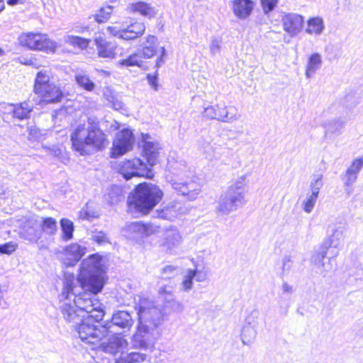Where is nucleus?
Segmentation results:
<instances>
[{
	"mask_svg": "<svg viewBox=\"0 0 363 363\" xmlns=\"http://www.w3.org/2000/svg\"><path fill=\"white\" fill-rule=\"evenodd\" d=\"M104 281L100 259L96 255H91L81 263L77 279L74 276L65 277L63 290L60 296V310L64 319L69 323L78 324L81 315L70 294H75L77 288L89 289L93 292H100L104 288Z\"/></svg>",
	"mask_w": 363,
	"mask_h": 363,
	"instance_id": "nucleus-1",
	"label": "nucleus"
},
{
	"mask_svg": "<svg viewBox=\"0 0 363 363\" xmlns=\"http://www.w3.org/2000/svg\"><path fill=\"white\" fill-rule=\"evenodd\" d=\"M138 324L131 337L132 347L152 351L160 336L159 326L162 322V311L150 301L143 300L138 307Z\"/></svg>",
	"mask_w": 363,
	"mask_h": 363,
	"instance_id": "nucleus-2",
	"label": "nucleus"
},
{
	"mask_svg": "<svg viewBox=\"0 0 363 363\" xmlns=\"http://www.w3.org/2000/svg\"><path fill=\"white\" fill-rule=\"evenodd\" d=\"M72 148L81 155H89L104 147L106 137L95 118H88L78 125L71 134Z\"/></svg>",
	"mask_w": 363,
	"mask_h": 363,
	"instance_id": "nucleus-3",
	"label": "nucleus"
},
{
	"mask_svg": "<svg viewBox=\"0 0 363 363\" xmlns=\"http://www.w3.org/2000/svg\"><path fill=\"white\" fill-rule=\"evenodd\" d=\"M163 192L157 185L144 182L139 184L128 199V211L135 217L148 214L159 203Z\"/></svg>",
	"mask_w": 363,
	"mask_h": 363,
	"instance_id": "nucleus-4",
	"label": "nucleus"
},
{
	"mask_svg": "<svg viewBox=\"0 0 363 363\" xmlns=\"http://www.w3.org/2000/svg\"><path fill=\"white\" fill-rule=\"evenodd\" d=\"M246 175L239 177L220 196L216 207V213L218 216H228L246 203Z\"/></svg>",
	"mask_w": 363,
	"mask_h": 363,
	"instance_id": "nucleus-5",
	"label": "nucleus"
},
{
	"mask_svg": "<svg viewBox=\"0 0 363 363\" xmlns=\"http://www.w3.org/2000/svg\"><path fill=\"white\" fill-rule=\"evenodd\" d=\"M75 294H70L73 301L76 303L80 313L87 314L86 318H94L96 321H100L104 316L102 304L96 295L99 292H93L89 289L77 288Z\"/></svg>",
	"mask_w": 363,
	"mask_h": 363,
	"instance_id": "nucleus-6",
	"label": "nucleus"
},
{
	"mask_svg": "<svg viewBox=\"0 0 363 363\" xmlns=\"http://www.w3.org/2000/svg\"><path fill=\"white\" fill-rule=\"evenodd\" d=\"M80 324L76 327V330L82 341L96 345L100 343L105 337L108 335V330L110 327L104 325H96L94 318H84Z\"/></svg>",
	"mask_w": 363,
	"mask_h": 363,
	"instance_id": "nucleus-7",
	"label": "nucleus"
},
{
	"mask_svg": "<svg viewBox=\"0 0 363 363\" xmlns=\"http://www.w3.org/2000/svg\"><path fill=\"white\" fill-rule=\"evenodd\" d=\"M19 44L30 50H38L54 52L57 47V43L50 40L48 35L40 33H23L18 37Z\"/></svg>",
	"mask_w": 363,
	"mask_h": 363,
	"instance_id": "nucleus-8",
	"label": "nucleus"
},
{
	"mask_svg": "<svg viewBox=\"0 0 363 363\" xmlns=\"http://www.w3.org/2000/svg\"><path fill=\"white\" fill-rule=\"evenodd\" d=\"M203 116L208 120H216L224 123H233L240 118V114L233 106L225 104L211 105L204 108Z\"/></svg>",
	"mask_w": 363,
	"mask_h": 363,
	"instance_id": "nucleus-9",
	"label": "nucleus"
},
{
	"mask_svg": "<svg viewBox=\"0 0 363 363\" xmlns=\"http://www.w3.org/2000/svg\"><path fill=\"white\" fill-rule=\"evenodd\" d=\"M118 172L126 180L134 176L150 178L153 175L151 169L139 158L123 162Z\"/></svg>",
	"mask_w": 363,
	"mask_h": 363,
	"instance_id": "nucleus-10",
	"label": "nucleus"
},
{
	"mask_svg": "<svg viewBox=\"0 0 363 363\" xmlns=\"http://www.w3.org/2000/svg\"><path fill=\"white\" fill-rule=\"evenodd\" d=\"M362 169L363 157H357L350 162L345 171L342 174L341 178L347 194L350 195L353 192V186Z\"/></svg>",
	"mask_w": 363,
	"mask_h": 363,
	"instance_id": "nucleus-11",
	"label": "nucleus"
},
{
	"mask_svg": "<svg viewBox=\"0 0 363 363\" xmlns=\"http://www.w3.org/2000/svg\"><path fill=\"white\" fill-rule=\"evenodd\" d=\"M134 143L133 133L128 128L118 132L113 143L112 157H117L130 151Z\"/></svg>",
	"mask_w": 363,
	"mask_h": 363,
	"instance_id": "nucleus-12",
	"label": "nucleus"
},
{
	"mask_svg": "<svg viewBox=\"0 0 363 363\" xmlns=\"http://www.w3.org/2000/svg\"><path fill=\"white\" fill-rule=\"evenodd\" d=\"M106 341L100 343L99 347L106 353L116 355L125 353L124 350L128 347V342L123 335L116 333H109Z\"/></svg>",
	"mask_w": 363,
	"mask_h": 363,
	"instance_id": "nucleus-13",
	"label": "nucleus"
},
{
	"mask_svg": "<svg viewBox=\"0 0 363 363\" xmlns=\"http://www.w3.org/2000/svg\"><path fill=\"white\" fill-rule=\"evenodd\" d=\"M20 234L23 239L38 244L40 250L48 249V246L43 245L42 241L39 242L42 238V230L40 228V223L36 220L30 219L26 220L21 230Z\"/></svg>",
	"mask_w": 363,
	"mask_h": 363,
	"instance_id": "nucleus-14",
	"label": "nucleus"
},
{
	"mask_svg": "<svg viewBox=\"0 0 363 363\" xmlns=\"http://www.w3.org/2000/svg\"><path fill=\"white\" fill-rule=\"evenodd\" d=\"M172 186L177 194L186 196L190 200L196 199L201 192V185L193 179L174 180Z\"/></svg>",
	"mask_w": 363,
	"mask_h": 363,
	"instance_id": "nucleus-15",
	"label": "nucleus"
},
{
	"mask_svg": "<svg viewBox=\"0 0 363 363\" xmlns=\"http://www.w3.org/2000/svg\"><path fill=\"white\" fill-rule=\"evenodd\" d=\"M182 236L176 228L170 227L165 229L160 236L159 245L164 247L172 252L182 242Z\"/></svg>",
	"mask_w": 363,
	"mask_h": 363,
	"instance_id": "nucleus-16",
	"label": "nucleus"
},
{
	"mask_svg": "<svg viewBox=\"0 0 363 363\" xmlns=\"http://www.w3.org/2000/svg\"><path fill=\"white\" fill-rule=\"evenodd\" d=\"M133 320L132 318L131 315L125 311H119L115 313L112 315L111 323H106L105 325L110 327V330H108L109 333H113L115 327H118L121 329L129 330L133 325Z\"/></svg>",
	"mask_w": 363,
	"mask_h": 363,
	"instance_id": "nucleus-17",
	"label": "nucleus"
},
{
	"mask_svg": "<svg viewBox=\"0 0 363 363\" xmlns=\"http://www.w3.org/2000/svg\"><path fill=\"white\" fill-rule=\"evenodd\" d=\"M205 157L211 161L222 160L225 162L230 153L229 149L220 144L214 143L212 145H207L203 147Z\"/></svg>",
	"mask_w": 363,
	"mask_h": 363,
	"instance_id": "nucleus-18",
	"label": "nucleus"
},
{
	"mask_svg": "<svg viewBox=\"0 0 363 363\" xmlns=\"http://www.w3.org/2000/svg\"><path fill=\"white\" fill-rule=\"evenodd\" d=\"M33 105L28 101L19 104H9L6 107L8 113L20 121L30 118Z\"/></svg>",
	"mask_w": 363,
	"mask_h": 363,
	"instance_id": "nucleus-19",
	"label": "nucleus"
},
{
	"mask_svg": "<svg viewBox=\"0 0 363 363\" xmlns=\"http://www.w3.org/2000/svg\"><path fill=\"white\" fill-rule=\"evenodd\" d=\"M331 232L332 234L328 235V239H326L322 245L323 251L320 254L323 259L326 257L327 252L325 250H328L330 247L337 248L344 242L345 230L343 228H333Z\"/></svg>",
	"mask_w": 363,
	"mask_h": 363,
	"instance_id": "nucleus-20",
	"label": "nucleus"
},
{
	"mask_svg": "<svg viewBox=\"0 0 363 363\" xmlns=\"http://www.w3.org/2000/svg\"><path fill=\"white\" fill-rule=\"evenodd\" d=\"M85 247L77 243L72 244L65 249L62 260L67 266H74L85 254Z\"/></svg>",
	"mask_w": 363,
	"mask_h": 363,
	"instance_id": "nucleus-21",
	"label": "nucleus"
},
{
	"mask_svg": "<svg viewBox=\"0 0 363 363\" xmlns=\"http://www.w3.org/2000/svg\"><path fill=\"white\" fill-rule=\"evenodd\" d=\"M35 94L41 96L43 100L48 103L61 101L64 96L60 87L57 86L54 82L45 86Z\"/></svg>",
	"mask_w": 363,
	"mask_h": 363,
	"instance_id": "nucleus-22",
	"label": "nucleus"
},
{
	"mask_svg": "<svg viewBox=\"0 0 363 363\" xmlns=\"http://www.w3.org/2000/svg\"><path fill=\"white\" fill-rule=\"evenodd\" d=\"M182 213V205L177 201H171L166 204L163 203L162 207L157 209L155 212L157 217L167 220H173Z\"/></svg>",
	"mask_w": 363,
	"mask_h": 363,
	"instance_id": "nucleus-23",
	"label": "nucleus"
},
{
	"mask_svg": "<svg viewBox=\"0 0 363 363\" xmlns=\"http://www.w3.org/2000/svg\"><path fill=\"white\" fill-rule=\"evenodd\" d=\"M98 55L101 57L115 58L117 55L116 45L115 43L108 42L101 37L94 39Z\"/></svg>",
	"mask_w": 363,
	"mask_h": 363,
	"instance_id": "nucleus-24",
	"label": "nucleus"
},
{
	"mask_svg": "<svg viewBox=\"0 0 363 363\" xmlns=\"http://www.w3.org/2000/svg\"><path fill=\"white\" fill-rule=\"evenodd\" d=\"M303 23V17L298 14H289L283 18L284 29L291 36L296 35L301 30Z\"/></svg>",
	"mask_w": 363,
	"mask_h": 363,
	"instance_id": "nucleus-25",
	"label": "nucleus"
},
{
	"mask_svg": "<svg viewBox=\"0 0 363 363\" xmlns=\"http://www.w3.org/2000/svg\"><path fill=\"white\" fill-rule=\"evenodd\" d=\"M232 5L235 16L240 19L249 17L254 9V2L251 0H233Z\"/></svg>",
	"mask_w": 363,
	"mask_h": 363,
	"instance_id": "nucleus-26",
	"label": "nucleus"
},
{
	"mask_svg": "<svg viewBox=\"0 0 363 363\" xmlns=\"http://www.w3.org/2000/svg\"><path fill=\"white\" fill-rule=\"evenodd\" d=\"M160 145L157 142L145 140L143 145L144 156L150 167H152L158 162Z\"/></svg>",
	"mask_w": 363,
	"mask_h": 363,
	"instance_id": "nucleus-27",
	"label": "nucleus"
},
{
	"mask_svg": "<svg viewBox=\"0 0 363 363\" xmlns=\"http://www.w3.org/2000/svg\"><path fill=\"white\" fill-rule=\"evenodd\" d=\"M126 10L128 13H139L148 18H153L157 11L155 8L144 1H134L128 4Z\"/></svg>",
	"mask_w": 363,
	"mask_h": 363,
	"instance_id": "nucleus-28",
	"label": "nucleus"
},
{
	"mask_svg": "<svg viewBox=\"0 0 363 363\" xmlns=\"http://www.w3.org/2000/svg\"><path fill=\"white\" fill-rule=\"evenodd\" d=\"M140 46L142 50L138 51L140 57L145 59L152 58L157 53V38L155 35H149Z\"/></svg>",
	"mask_w": 363,
	"mask_h": 363,
	"instance_id": "nucleus-29",
	"label": "nucleus"
},
{
	"mask_svg": "<svg viewBox=\"0 0 363 363\" xmlns=\"http://www.w3.org/2000/svg\"><path fill=\"white\" fill-rule=\"evenodd\" d=\"M362 98V92L358 89H351L342 98L341 104L346 108H352L361 102Z\"/></svg>",
	"mask_w": 363,
	"mask_h": 363,
	"instance_id": "nucleus-30",
	"label": "nucleus"
},
{
	"mask_svg": "<svg viewBox=\"0 0 363 363\" xmlns=\"http://www.w3.org/2000/svg\"><path fill=\"white\" fill-rule=\"evenodd\" d=\"M148 355L140 352L122 353L115 359V363H141L147 360Z\"/></svg>",
	"mask_w": 363,
	"mask_h": 363,
	"instance_id": "nucleus-31",
	"label": "nucleus"
},
{
	"mask_svg": "<svg viewBox=\"0 0 363 363\" xmlns=\"http://www.w3.org/2000/svg\"><path fill=\"white\" fill-rule=\"evenodd\" d=\"M145 25L142 22H135L124 27L125 40H133L143 35L145 31Z\"/></svg>",
	"mask_w": 363,
	"mask_h": 363,
	"instance_id": "nucleus-32",
	"label": "nucleus"
},
{
	"mask_svg": "<svg viewBox=\"0 0 363 363\" xmlns=\"http://www.w3.org/2000/svg\"><path fill=\"white\" fill-rule=\"evenodd\" d=\"M150 226L139 222H132L126 225L125 230L130 235L148 236L150 234Z\"/></svg>",
	"mask_w": 363,
	"mask_h": 363,
	"instance_id": "nucleus-33",
	"label": "nucleus"
},
{
	"mask_svg": "<svg viewBox=\"0 0 363 363\" xmlns=\"http://www.w3.org/2000/svg\"><path fill=\"white\" fill-rule=\"evenodd\" d=\"M40 228L42 234L45 233L50 236L55 235L58 228L56 220L51 217L43 218Z\"/></svg>",
	"mask_w": 363,
	"mask_h": 363,
	"instance_id": "nucleus-34",
	"label": "nucleus"
},
{
	"mask_svg": "<svg viewBox=\"0 0 363 363\" xmlns=\"http://www.w3.org/2000/svg\"><path fill=\"white\" fill-rule=\"evenodd\" d=\"M345 125V122L342 119L333 120L325 123L324 125L325 129V137L327 138L330 134H340Z\"/></svg>",
	"mask_w": 363,
	"mask_h": 363,
	"instance_id": "nucleus-35",
	"label": "nucleus"
},
{
	"mask_svg": "<svg viewBox=\"0 0 363 363\" xmlns=\"http://www.w3.org/2000/svg\"><path fill=\"white\" fill-rule=\"evenodd\" d=\"M60 228L62 230L61 238L63 241H68L73 238L74 223L68 218L60 220Z\"/></svg>",
	"mask_w": 363,
	"mask_h": 363,
	"instance_id": "nucleus-36",
	"label": "nucleus"
},
{
	"mask_svg": "<svg viewBox=\"0 0 363 363\" xmlns=\"http://www.w3.org/2000/svg\"><path fill=\"white\" fill-rule=\"evenodd\" d=\"M52 83L50 82V72L48 70H41L38 72L35 81L34 91L38 92L45 86Z\"/></svg>",
	"mask_w": 363,
	"mask_h": 363,
	"instance_id": "nucleus-37",
	"label": "nucleus"
},
{
	"mask_svg": "<svg viewBox=\"0 0 363 363\" xmlns=\"http://www.w3.org/2000/svg\"><path fill=\"white\" fill-rule=\"evenodd\" d=\"M75 81L81 88L88 91H92L96 86L94 82L90 79L89 77L83 72H79L75 74Z\"/></svg>",
	"mask_w": 363,
	"mask_h": 363,
	"instance_id": "nucleus-38",
	"label": "nucleus"
},
{
	"mask_svg": "<svg viewBox=\"0 0 363 363\" xmlns=\"http://www.w3.org/2000/svg\"><path fill=\"white\" fill-rule=\"evenodd\" d=\"M257 328L245 325L241 333L242 342L244 345L250 344L256 337Z\"/></svg>",
	"mask_w": 363,
	"mask_h": 363,
	"instance_id": "nucleus-39",
	"label": "nucleus"
},
{
	"mask_svg": "<svg viewBox=\"0 0 363 363\" xmlns=\"http://www.w3.org/2000/svg\"><path fill=\"white\" fill-rule=\"evenodd\" d=\"M139 52H135L130 55L128 58L119 60L118 65L123 67L137 66L140 67L143 64V60Z\"/></svg>",
	"mask_w": 363,
	"mask_h": 363,
	"instance_id": "nucleus-40",
	"label": "nucleus"
},
{
	"mask_svg": "<svg viewBox=\"0 0 363 363\" xmlns=\"http://www.w3.org/2000/svg\"><path fill=\"white\" fill-rule=\"evenodd\" d=\"M104 96L113 108L117 111L124 110V104L122 102L120 98L114 95L111 91H106L104 93Z\"/></svg>",
	"mask_w": 363,
	"mask_h": 363,
	"instance_id": "nucleus-41",
	"label": "nucleus"
},
{
	"mask_svg": "<svg viewBox=\"0 0 363 363\" xmlns=\"http://www.w3.org/2000/svg\"><path fill=\"white\" fill-rule=\"evenodd\" d=\"M159 298L164 301L165 306H167L169 303L174 301L175 298L172 287L169 286L160 287L159 289Z\"/></svg>",
	"mask_w": 363,
	"mask_h": 363,
	"instance_id": "nucleus-42",
	"label": "nucleus"
},
{
	"mask_svg": "<svg viewBox=\"0 0 363 363\" xmlns=\"http://www.w3.org/2000/svg\"><path fill=\"white\" fill-rule=\"evenodd\" d=\"M113 7L112 6H107L101 8L95 15L94 19L98 23H104L107 21L113 11Z\"/></svg>",
	"mask_w": 363,
	"mask_h": 363,
	"instance_id": "nucleus-43",
	"label": "nucleus"
},
{
	"mask_svg": "<svg viewBox=\"0 0 363 363\" xmlns=\"http://www.w3.org/2000/svg\"><path fill=\"white\" fill-rule=\"evenodd\" d=\"M196 277V271L189 269L186 274L184 277V279L182 282V290L184 291H189L193 287V279Z\"/></svg>",
	"mask_w": 363,
	"mask_h": 363,
	"instance_id": "nucleus-44",
	"label": "nucleus"
},
{
	"mask_svg": "<svg viewBox=\"0 0 363 363\" xmlns=\"http://www.w3.org/2000/svg\"><path fill=\"white\" fill-rule=\"evenodd\" d=\"M65 41L72 45L78 46L81 49H85L88 47L90 40L75 35H68Z\"/></svg>",
	"mask_w": 363,
	"mask_h": 363,
	"instance_id": "nucleus-45",
	"label": "nucleus"
},
{
	"mask_svg": "<svg viewBox=\"0 0 363 363\" xmlns=\"http://www.w3.org/2000/svg\"><path fill=\"white\" fill-rule=\"evenodd\" d=\"M260 313L259 310L253 309L245 318V325L257 328L259 324Z\"/></svg>",
	"mask_w": 363,
	"mask_h": 363,
	"instance_id": "nucleus-46",
	"label": "nucleus"
},
{
	"mask_svg": "<svg viewBox=\"0 0 363 363\" xmlns=\"http://www.w3.org/2000/svg\"><path fill=\"white\" fill-rule=\"evenodd\" d=\"M318 65V54H313L310 57L309 62L307 67L306 75L307 77H311L315 73Z\"/></svg>",
	"mask_w": 363,
	"mask_h": 363,
	"instance_id": "nucleus-47",
	"label": "nucleus"
},
{
	"mask_svg": "<svg viewBox=\"0 0 363 363\" xmlns=\"http://www.w3.org/2000/svg\"><path fill=\"white\" fill-rule=\"evenodd\" d=\"M222 39L219 37H213L211 39L209 49L211 55L218 54L221 50Z\"/></svg>",
	"mask_w": 363,
	"mask_h": 363,
	"instance_id": "nucleus-48",
	"label": "nucleus"
},
{
	"mask_svg": "<svg viewBox=\"0 0 363 363\" xmlns=\"http://www.w3.org/2000/svg\"><path fill=\"white\" fill-rule=\"evenodd\" d=\"M318 196V191H315V189H313V191L311 195L307 199V200L304 203L303 210L307 212L310 213L314 208V206L316 202Z\"/></svg>",
	"mask_w": 363,
	"mask_h": 363,
	"instance_id": "nucleus-49",
	"label": "nucleus"
},
{
	"mask_svg": "<svg viewBox=\"0 0 363 363\" xmlns=\"http://www.w3.org/2000/svg\"><path fill=\"white\" fill-rule=\"evenodd\" d=\"M91 239L99 245H104L110 242L107 235L102 231L94 233L91 235Z\"/></svg>",
	"mask_w": 363,
	"mask_h": 363,
	"instance_id": "nucleus-50",
	"label": "nucleus"
},
{
	"mask_svg": "<svg viewBox=\"0 0 363 363\" xmlns=\"http://www.w3.org/2000/svg\"><path fill=\"white\" fill-rule=\"evenodd\" d=\"M264 13H268L277 6L278 0H260Z\"/></svg>",
	"mask_w": 363,
	"mask_h": 363,
	"instance_id": "nucleus-51",
	"label": "nucleus"
},
{
	"mask_svg": "<svg viewBox=\"0 0 363 363\" xmlns=\"http://www.w3.org/2000/svg\"><path fill=\"white\" fill-rule=\"evenodd\" d=\"M306 32L308 34L318 33V18H312L308 21V26Z\"/></svg>",
	"mask_w": 363,
	"mask_h": 363,
	"instance_id": "nucleus-52",
	"label": "nucleus"
},
{
	"mask_svg": "<svg viewBox=\"0 0 363 363\" xmlns=\"http://www.w3.org/2000/svg\"><path fill=\"white\" fill-rule=\"evenodd\" d=\"M110 34L118 38L125 40L124 28H118L117 26H109L107 28Z\"/></svg>",
	"mask_w": 363,
	"mask_h": 363,
	"instance_id": "nucleus-53",
	"label": "nucleus"
},
{
	"mask_svg": "<svg viewBox=\"0 0 363 363\" xmlns=\"http://www.w3.org/2000/svg\"><path fill=\"white\" fill-rule=\"evenodd\" d=\"M16 249V245L12 242H7L0 245V253L10 255Z\"/></svg>",
	"mask_w": 363,
	"mask_h": 363,
	"instance_id": "nucleus-54",
	"label": "nucleus"
},
{
	"mask_svg": "<svg viewBox=\"0 0 363 363\" xmlns=\"http://www.w3.org/2000/svg\"><path fill=\"white\" fill-rule=\"evenodd\" d=\"M166 307L170 308L172 311L175 313H182L184 309L183 303L175 299L166 306Z\"/></svg>",
	"mask_w": 363,
	"mask_h": 363,
	"instance_id": "nucleus-55",
	"label": "nucleus"
},
{
	"mask_svg": "<svg viewBox=\"0 0 363 363\" xmlns=\"http://www.w3.org/2000/svg\"><path fill=\"white\" fill-rule=\"evenodd\" d=\"M177 270V267L172 265H167L162 269V274L164 279L170 278V276Z\"/></svg>",
	"mask_w": 363,
	"mask_h": 363,
	"instance_id": "nucleus-56",
	"label": "nucleus"
},
{
	"mask_svg": "<svg viewBox=\"0 0 363 363\" xmlns=\"http://www.w3.org/2000/svg\"><path fill=\"white\" fill-rule=\"evenodd\" d=\"M147 81L150 86L152 87V89L155 91L158 89L159 84L157 83V74L152 75V74H147Z\"/></svg>",
	"mask_w": 363,
	"mask_h": 363,
	"instance_id": "nucleus-57",
	"label": "nucleus"
},
{
	"mask_svg": "<svg viewBox=\"0 0 363 363\" xmlns=\"http://www.w3.org/2000/svg\"><path fill=\"white\" fill-rule=\"evenodd\" d=\"M292 266V260L290 256H285L282 260V269L284 272L289 271Z\"/></svg>",
	"mask_w": 363,
	"mask_h": 363,
	"instance_id": "nucleus-58",
	"label": "nucleus"
},
{
	"mask_svg": "<svg viewBox=\"0 0 363 363\" xmlns=\"http://www.w3.org/2000/svg\"><path fill=\"white\" fill-rule=\"evenodd\" d=\"M337 11H343L347 9H348L350 6V0H337Z\"/></svg>",
	"mask_w": 363,
	"mask_h": 363,
	"instance_id": "nucleus-59",
	"label": "nucleus"
},
{
	"mask_svg": "<svg viewBox=\"0 0 363 363\" xmlns=\"http://www.w3.org/2000/svg\"><path fill=\"white\" fill-rule=\"evenodd\" d=\"M160 52H161V54H160V57H158L157 58V60H156V66L157 67H161L164 63V58L166 56V50L164 47L160 48Z\"/></svg>",
	"mask_w": 363,
	"mask_h": 363,
	"instance_id": "nucleus-60",
	"label": "nucleus"
},
{
	"mask_svg": "<svg viewBox=\"0 0 363 363\" xmlns=\"http://www.w3.org/2000/svg\"><path fill=\"white\" fill-rule=\"evenodd\" d=\"M40 138V133L35 127H30L29 130V138L31 140H39Z\"/></svg>",
	"mask_w": 363,
	"mask_h": 363,
	"instance_id": "nucleus-61",
	"label": "nucleus"
},
{
	"mask_svg": "<svg viewBox=\"0 0 363 363\" xmlns=\"http://www.w3.org/2000/svg\"><path fill=\"white\" fill-rule=\"evenodd\" d=\"M196 271V277L195 279L199 282H202L206 280L207 279V274L206 272H199L197 270Z\"/></svg>",
	"mask_w": 363,
	"mask_h": 363,
	"instance_id": "nucleus-62",
	"label": "nucleus"
},
{
	"mask_svg": "<svg viewBox=\"0 0 363 363\" xmlns=\"http://www.w3.org/2000/svg\"><path fill=\"white\" fill-rule=\"evenodd\" d=\"M281 289L284 293L291 294L293 291V288L286 282H284L281 286Z\"/></svg>",
	"mask_w": 363,
	"mask_h": 363,
	"instance_id": "nucleus-63",
	"label": "nucleus"
},
{
	"mask_svg": "<svg viewBox=\"0 0 363 363\" xmlns=\"http://www.w3.org/2000/svg\"><path fill=\"white\" fill-rule=\"evenodd\" d=\"M19 0H7V4L11 6H14L18 3Z\"/></svg>",
	"mask_w": 363,
	"mask_h": 363,
	"instance_id": "nucleus-64",
	"label": "nucleus"
}]
</instances>
